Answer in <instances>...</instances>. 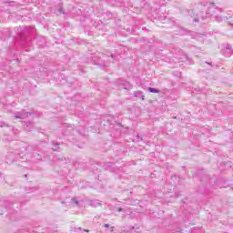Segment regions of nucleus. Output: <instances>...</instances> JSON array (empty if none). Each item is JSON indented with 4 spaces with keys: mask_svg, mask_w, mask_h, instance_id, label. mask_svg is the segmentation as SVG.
<instances>
[{
    "mask_svg": "<svg viewBox=\"0 0 233 233\" xmlns=\"http://www.w3.org/2000/svg\"><path fill=\"white\" fill-rule=\"evenodd\" d=\"M28 116H32V113L22 110L21 112L17 113L15 116V119H26V117H28Z\"/></svg>",
    "mask_w": 233,
    "mask_h": 233,
    "instance_id": "f257e3e1",
    "label": "nucleus"
},
{
    "mask_svg": "<svg viewBox=\"0 0 233 233\" xmlns=\"http://www.w3.org/2000/svg\"><path fill=\"white\" fill-rule=\"evenodd\" d=\"M223 54L226 57H230L233 54V49H232V46L230 45H226L224 46V50H223Z\"/></svg>",
    "mask_w": 233,
    "mask_h": 233,
    "instance_id": "f03ea898",
    "label": "nucleus"
},
{
    "mask_svg": "<svg viewBox=\"0 0 233 233\" xmlns=\"http://www.w3.org/2000/svg\"><path fill=\"white\" fill-rule=\"evenodd\" d=\"M90 206L94 208L101 207V202H99L98 200H93L90 202Z\"/></svg>",
    "mask_w": 233,
    "mask_h": 233,
    "instance_id": "7ed1b4c3",
    "label": "nucleus"
},
{
    "mask_svg": "<svg viewBox=\"0 0 233 233\" xmlns=\"http://www.w3.org/2000/svg\"><path fill=\"white\" fill-rule=\"evenodd\" d=\"M214 10H216V5L214 4H211V6L209 7V13H208V15H214Z\"/></svg>",
    "mask_w": 233,
    "mask_h": 233,
    "instance_id": "20e7f679",
    "label": "nucleus"
},
{
    "mask_svg": "<svg viewBox=\"0 0 233 233\" xmlns=\"http://www.w3.org/2000/svg\"><path fill=\"white\" fill-rule=\"evenodd\" d=\"M134 96H135V97H139V96H141L142 100L145 99V96H143V92H141V91H136V92L134 93Z\"/></svg>",
    "mask_w": 233,
    "mask_h": 233,
    "instance_id": "39448f33",
    "label": "nucleus"
},
{
    "mask_svg": "<svg viewBox=\"0 0 233 233\" xmlns=\"http://www.w3.org/2000/svg\"><path fill=\"white\" fill-rule=\"evenodd\" d=\"M148 92H151V94H159V89H156L154 87H148L147 88Z\"/></svg>",
    "mask_w": 233,
    "mask_h": 233,
    "instance_id": "423d86ee",
    "label": "nucleus"
},
{
    "mask_svg": "<svg viewBox=\"0 0 233 233\" xmlns=\"http://www.w3.org/2000/svg\"><path fill=\"white\" fill-rule=\"evenodd\" d=\"M71 203H74L76 206L79 205V201H77L76 198L71 199Z\"/></svg>",
    "mask_w": 233,
    "mask_h": 233,
    "instance_id": "0eeeda50",
    "label": "nucleus"
},
{
    "mask_svg": "<svg viewBox=\"0 0 233 233\" xmlns=\"http://www.w3.org/2000/svg\"><path fill=\"white\" fill-rule=\"evenodd\" d=\"M59 148V144H56L53 147V150H57Z\"/></svg>",
    "mask_w": 233,
    "mask_h": 233,
    "instance_id": "6e6552de",
    "label": "nucleus"
},
{
    "mask_svg": "<svg viewBox=\"0 0 233 233\" xmlns=\"http://www.w3.org/2000/svg\"><path fill=\"white\" fill-rule=\"evenodd\" d=\"M193 21L195 24L199 23V19H198V17H195Z\"/></svg>",
    "mask_w": 233,
    "mask_h": 233,
    "instance_id": "1a4fd4ad",
    "label": "nucleus"
},
{
    "mask_svg": "<svg viewBox=\"0 0 233 233\" xmlns=\"http://www.w3.org/2000/svg\"><path fill=\"white\" fill-rule=\"evenodd\" d=\"M217 21H223V19L221 18V16H216Z\"/></svg>",
    "mask_w": 233,
    "mask_h": 233,
    "instance_id": "9d476101",
    "label": "nucleus"
},
{
    "mask_svg": "<svg viewBox=\"0 0 233 233\" xmlns=\"http://www.w3.org/2000/svg\"><path fill=\"white\" fill-rule=\"evenodd\" d=\"M102 65H103V66H108V63H104Z\"/></svg>",
    "mask_w": 233,
    "mask_h": 233,
    "instance_id": "9b49d317",
    "label": "nucleus"
},
{
    "mask_svg": "<svg viewBox=\"0 0 233 233\" xmlns=\"http://www.w3.org/2000/svg\"><path fill=\"white\" fill-rule=\"evenodd\" d=\"M106 228H108V227H110V225H108V224H105V226H104Z\"/></svg>",
    "mask_w": 233,
    "mask_h": 233,
    "instance_id": "f8f14e48",
    "label": "nucleus"
},
{
    "mask_svg": "<svg viewBox=\"0 0 233 233\" xmlns=\"http://www.w3.org/2000/svg\"><path fill=\"white\" fill-rule=\"evenodd\" d=\"M96 65H101V60L96 61Z\"/></svg>",
    "mask_w": 233,
    "mask_h": 233,
    "instance_id": "ddd939ff",
    "label": "nucleus"
},
{
    "mask_svg": "<svg viewBox=\"0 0 233 233\" xmlns=\"http://www.w3.org/2000/svg\"><path fill=\"white\" fill-rule=\"evenodd\" d=\"M122 210H123V208H118V212H121Z\"/></svg>",
    "mask_w": 233,
    "mask_h": 233,
    "instance_id": "4468645a",
    "label": "nucleus"
},
{
    "mask_svg": "<svg viewBox=\"0 0 233 233\" xmlns=\"http://www.w3.org/2000/svg\"><path fill=\"white\" fill-rule=\"evenodd\" d=\"M111 232H114V228H111Z\"/></svg>",
    "mask_w": 233,
    "mask_h": 233,
    "instance_id": "2eb2a0df",
    "label": "nucleus"
},
{
    "mask_svg": "<svg viewBox=\"0 0 233 233\" xmlns=\"http://www.w3.org/2000/svg\"><path fill=\"white\" fill-rule=\"evenodd\" d=\"M112 59H114V55H111Z\"/></svg>",
    "mask_w": 233,
    "mask_h": 233,
    "instance_id": "dca6fc26",
    "label": "nucleus"
},
{
    "mask_svg": "<svg viewBox=\"0 0 233 233\" xmlns=\"http://www.w3.org/2000/svg\"><path fill=\"white\" fill-rule=\"evenodd\" d=\"M0 127H3V125H0Z\"/></svg>",
    "mask_w": 233,
    "mask_h": 233,
    "instance_id": "f3484780",
    "label": "nucleus"
}]
</instances>
